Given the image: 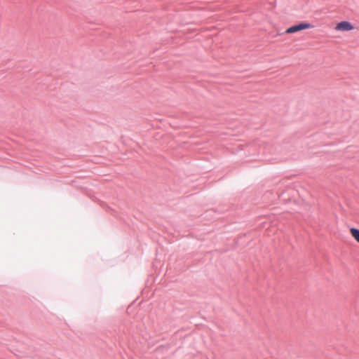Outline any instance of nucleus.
Returning <instances> with one entry per match:
<instances>
[{
  "label": "nucleus",
  "mask_w": 359,
  "mask_h": 359,
  "mask_svg": "<svg viewBox=\"0 0 359 359\" xmlns=\"http://www.w3.org/2000/svg\"><path fill=\"white\" fill-rule=\"evenodd\" d=\"M350 233L352 237L359 243V229L356 228L350 229Z\"/></svg>",
  "instance_id": "nucleus-3"
},
{
  "label": "nucleus",
  "mask_w": 359,
  "mask_h": 359,
  "mask_svg": "<svg viewBox=\"0 0 359 359\" xmlns=\"http://www.w3.org/2000/svg\"><path fill=\"white\" fill-rule=\"evenodd\" d=\"M334 29L339 32H348L353 30V26L348 21H342L339 22Z\"/></svg>",
  "instance_id": "nucleus-2"
},
{
  "label": "nucleus",
  "mask_w": 359,
  "mask_h": 359,
  "mask_svg": "<svg viewBox=\"0 0 359 359\" xmlns=\"http://www.w3.org/2000/svg\"><path fill=\"white\" fill-rule=\"evenodd\" d=\"M311 27H312V25L309 23L301 22L299 24L290 27L289 28H287L285 30V34H293V33L300 32L304 29H310Z\"/></svg>",
  "instance_id": "nucleus-1"
}]
</instances>
